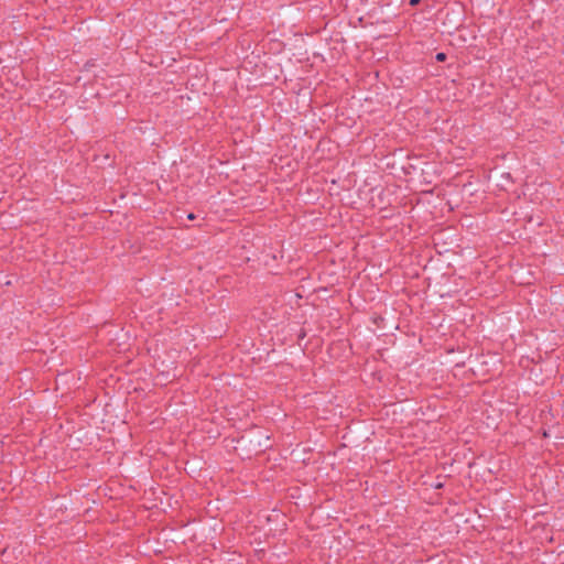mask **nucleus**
Here are the masks:
<instances>
[{"instance_id":"f257e3e1","label":"nucleus","mask_w":564,"mask_h":564,"mask_svg":"<svg viewBox=\"0 0 564 564\" xmlns=\"http://www.w3.org/2000/svg\"><path fill=\"white\" fill-rule=\"evenodd\" d=\"M436 59L437 61H444L445 59V54L444 53H437Z\"/></svg>"},{"instance_id":"f03ea898","label":"nucleus","mask_w":564,"mask_h":564,"mask_svg":"<svg viewBox=\"0 0 564 564\" xmlns=\"http://www.w3.org/2000/svg\"><path fill=\"white\" fill-rule=\"evenodd\" d=\"M420 0H410V4L414 6L416 3H419Z\"/></svg>"},{"instance_id":"7ed1b4c3","label":"nucleus","mask_w":564,"mask_h":564,"mask_svg":"<svg viewBox=\"0 0 564 564\" xmlns=\"http://www.w3.org/2000/svg\"><path fill=\"white\" fill-rule=\"evenodd\" d=\"M188 218H189V219H193V218H194V215H193V214H189V215H188Z\"/></svg>"}]
</instances>
